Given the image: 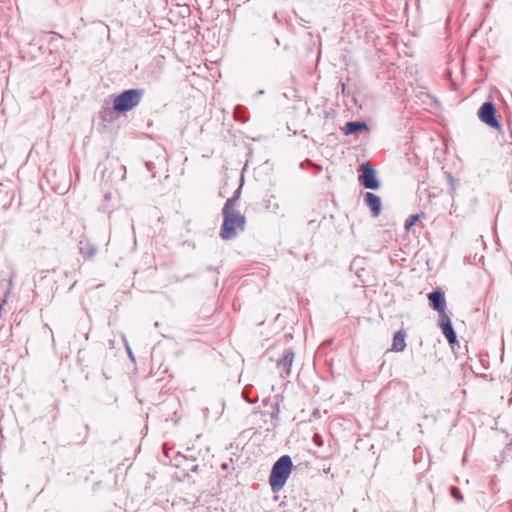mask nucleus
I'll return each mask as SVG.
<instances>
[{
	"label": "nucleus",
	"mask_w": 512,
	"mask_h": 512,
	"mask_svg": "<svg viewBox=\"0 0 512 512\" xmlns=\"http://www.w3.org/2000/svg\"><path fill=\"white\" fill-rule=\"evenodd\" d=\"M294 361V352L291 348H287L283 351L282 357L277 363L279 369H281V377L287 378L291 374V367Z\"/></svg>",
	"instance_id": "obj_7"
},
{
	"label": "nucleus",
	"mask_w": 512,
	"mask_h": 512,
	"mask_svg": "<svg viewBox=\"0 0 512 512\" xmlns=\"http://www.w3.org/2000/svg\"><path fill=\"white\" fill-rule=\"evenodd\" d=\"M419 217L420 216L418 214H415L412 215L408 220H406L405 229L409 230L415 224V222L418 221Z\"/></svg>",
	"instance_id": "obj_16"
},
{
	"label": "nucleus",
	"mask_w": 512,
	"mask_h": 512,
	"mask_svg": "<svg viewBox=\"0 0 512 512\" xmlns=\"http://www.w3.org/2000/svg\"><path fill=\"white\" fill-rule=\"evenodd\" d=\"M450 493H451V496H452L453 498H455L457 501H459V502H460V501H462V500H463V495H462V493L460 492V490H459L457 487L452 486V487L450 488Z\"/></svg>",
	"instance_id": "obj_15"
},
{
	"label": "nucleus",
	"mask_w": 512,
	"mask_h": 512,
	"mask_svg": "<svg viewBox=\"0 0 512 512\" xmlns=\"http://www.w3.org/2000/svg\"><path fill=\"white\" fill-rule=\"evenodd\" d=\"M313 442H314L315 445H317L319 447L323 446V444H324L322 436L320 434H318V433H315L313 435Z\"/></svg>",
	"instance_id": "obj_18"
},
{
	"label": "nucleus",
	"mask_w": 512,
	"mask_h": 512,
	"mask_svg": "<svg viewBox=\"0 0 512 512\" xmlns=\"http://www.w3.org/2000/svg\"><path fill=\"white\" fill-rule=\"evenodd\" d=\"M427 297H428L430 306L434 310H436L439 313V315L446 314L445 313L446 300H445L444 292H442L441 290H434V291L430 292Z\"/></svg>",
	"instance_id": "obj_8"
},
{
	"label": "nucleus",
	"mask_w": 512,
	"mask_h": 512,
	"mask_svg": "<svg viewBox=\"0 0 512 512\" xmlns=\"http://www.w3.org/2000/svg\"><path fill=\"white\" fill-rule=\"evenodd\" d=\"M364 202L369 207L374 217L379 216L381 212V199L379 196L372 192H366L364 194Z\"/></svg>",
	"instance_id": "obj_10"
},
{
	"label": "nucleus",
	"mask_w": 512,
	"mask_h": 512,
	"mask_svg": "<svg viewBox=\"0 0 512 512\" xmlns=\"http://www.w3.org/2000/svg\"><path fill=\"white\" fill-rule=\"evenodd\" d=\"M240 194H241V187H239L234 195L231 197V198H228L227 200H232V209H234L237 201L239 200V197H240Z\"/></svg>",
	"instance_id": "obj_17"
},
{
	"label": "nucleus",
	"mask_w": 512,
	"mask_h": 512,
	"mask_svg": "<svg viewBox=\"0 0 512 512\" xmlns=\"http://www.w3.org/2000/svg\"><path fill=\"white\" fill-rule=\"evenodd\" d=\"M143 93L144 92L141 89H129L123 91L115 97L113 101V109L119 113H125L133 109L140 103Z\"/></svg>",
	"instance_id": "obj_3"
},
{
	"label": "nucleus",
	"mask_w": 512,
	"mask_h": 512,
	"mask_svg": "<svg viewBox=\"0 0 512 512\" xmlns=\"http://www.w3.org/2000/svg\"><path fill=\"white\" fill-rule=\"evenodd\" d=\"M223 223L220 236L223 240L234 239L239 231H244L246 218L239 211L232 209V200H227L222 209Z\"/></svg>",
	"instance_id": "obj_1"
},
{
	"label": "nucleus",
	"mask_w": 512,
	"mask_h": 512,
	"mask_svg": "<svg viewBox=\"0 0 512 512\" xmlns=\"http://www.w3.org/2000/svg\"><path fill=\"white\" fill-rule=\"evenodd\" d=\"M126 348H127V352H128L130 359L134 361V356L132 354V351L127 344H126Z\"/></svg>",
	"instance_id": "obj_20"
},
{
	"label": "nucleus",
	"mask_w": 512,
	"mask_h": 512,
	"mask_svg": "<svg viewBox=\"0 0 512 512\" xmlns=\"http://www.w3.org/2000/svg\"><path fill=\"white\" fill-rule=\"evenodd\" d=\"M264 208L274 214H279L281 207L275 195H269L263 201Z\"/></svg>",
	"instance_id": "obj_13"
},
{
	"label": "nucleus",
	"mask_w": 512,
	"mask_h": 512,
	"mask_svg": "<svg viewBox=\"0 0 512 512\" xmlns=\"http://www.w3.org/2000/svg\"><path fill=\"white\" fill-rule=\"evenodd\" d=\"M439 326L448 343L453 346L457 343V335L452 326L450 317L447 314L439 315Z\"/></svg>",
	"instance_id": "obj_6"
},
{
	"label": "nucleus",
	"mask_w": 512,
	"mask_h": 512,
	"mask_svg": "<svg viewBox=\"0 0 512 512\" xmlns=\"http://www.w3.org/2000/svg\"><path fill=\"white\" fill-rule=\"evenodd\" d=\"M292 460L289 455L281 456L272 466L269 476V484L273 492L280 491L292 471Z\"/></svg>",
	"instance_id": "obj_2"
},
{
	"label": "nucleus",
	"mask_w": 512,
	"mask_h": 512,
	"mask_svg": "<svg viewBox=\"0 0 512 512\" xmlns=\"http://www.w3.org/2000/svg\"><path fill=\"white\" fill-rule=\"evenodd\" d=\"M79 253L86 259L93 258L97 253V247L86 237H81L78 242Z\"/></svg>",
	"instance_id": "obj_9"
},
{
	"label": "nucleus",
	"mask_w": 512,
	"mask_h": 512,
	"mask_svg": "<svg viewBox=\"0 0 512 512\" xmlns=\"http://www.w3.org/2000/svg\"><path fill=\"white\" fill-rule=\"evenodd\" d=\"M221 467L226 468V467H227V464H224V463H223V464L221 465Z\"/></svg>",
	"instance_id": "obj_23"
},
{
	"label": "nucleus",
	"mask_w": 512,
	"mask_h": 512,
	"mask_svg": "<svg viewBox=\"0 0 512 512\" xmlns=\"http://www.w3.org/2000/svg\"><path fill=\"white\" fill-rule=\"evenodd\" d=\"M406 333L399 330L394 334L391 350L395 352H402L406 348L405 342Z\"/></svg>",
	"instance_id": "obj_11"
},
{
	"label": "nucleus",
	"mask_w": 512,
	"mask_h": 512,
	"mask_svg": "<svg viewBox=\"0 0 512 512\" xmlns=\"http://www.w3.org/2000/svg\"><path fill=\"white\" fill-rule=\"evenodd\" d=\"M360 174L358 180L360 184L371 190H377L380 187V182L377 179L375 169L369 163H363L360 165Z\"/></svg>",
	"instance_id": "obj_4"
},
{
	"label": "nucleus",
	"mask_w": 512,
	"mask_h": 512,
	"mask_svg": "<svg viewBox=\"0 0 512 512\" xmlns=\"http://www.w3.org/2000/svg\"><path fill=\"white\" fill-rule=\"evenodd\" d=\"M207 270H208V271H212V270H213V268L209 266V267L207 268Z\"/></svg>",
	"instance_id": "obj_22"
},
{
	"label": "nucleus",
	"mask_w": 512,
	"mask_h": 512,
	"mask_svg": "<svg viewBox=\"0 0 512 512\" xmlns=\"http://www.w3.org/2000/svg\"><path fill=\"white\" fill-rule=\"evenodd\" d=\"M234 117L238 121L246 122L247 118L244 116V108L237 106L234 111Z\"/></svg>",
	"instance_id": "obj_14"
},
{
	"label": "nucleus",
	"mask_w": 512,
	"mask_h": 512,
	"mask_svg": "<svg viewBox=\"0 0 512 512\" xmlns=\"http://www.w3.org/2000/svg\"><path fill=\"white\" fill-rule=\"evenodd\" d=\"M496 109L492 102H484L477 114L479 119L485 123L486 125L492 127V128H500V123L496 118Z\"/></svg>",
	"instance_id": "obj_5"
},
{
	"label": "nucleus",
	"mask_w": 512,
	"mask_h": 512,
	"mask_svg": "<svg viewBox=\"0 0 512 512\" xmlns=\"http://www.w3.org/2000/svg\"><path fill=\"white\" fill-rule=\"evenodd\" d=\"M312 416L313 417L319 416V410L318 409L314 410L312 413Z\"/></svg>",
	"instance_id": "obj_21"
},
{
	"label": "nucleus",
	"mask_w": 512,
	"mask_h": 512,
	"mask_svg": "<svg viewBox=\"0 0 512 512\" xmlns=\"http://www.w3.org/2000/svg\"><path fill=\"white\" fill-rule=\"evenodd\" d=\"M367 124L365 122H361V121H350V122H347L343 128L344 130V133L346 135H351V134H354L358 131H364V130H367Z\"/></svg>",
	"instance_id": "obj_12"
},
{
	"label": "nucleus",
	"mask_w": 512,
	"mask_h": 512,
	"mask_svg": "<svg viewBox=\"0 0 512 512\" xmlns=\"http://www.w3.org/2000/svg\"><path fill=\"white\" fill-rule=\"evenodd\" d=\"M163 453L165 454V456H166L167 458H169V457H170V456H169V449H168V447H167V444H166V443L163 445Z\"/></svg>",
	"instance_id": "obj_19"
}]
</instances>
